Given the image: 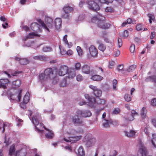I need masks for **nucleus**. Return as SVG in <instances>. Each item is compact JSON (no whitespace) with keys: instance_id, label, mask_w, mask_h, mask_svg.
Returning <instances> with one entry per match:
<instances>
[{"instance_id":"052dcab7","label":"nucleus","mask_w":156,"mask_h":156,"mask_svg":"<svg viewBox=\"0 0 156 156\" xmlns=\"http://www.w3.org/2000/svg\"><path fill=\"white\" fill-rule=\"evenodd\" d=\"M73 51L71 50H69L66 52V54L68 55H71L73 54Z\"/></svg>"},{"instance_id":"3c124183","label":"nucleus","mask_w":156,"mask_h":156,"mask_svg":"<svg viewBox=\"0 0 156 156\" xmlns=\"http://www.w3.org/2000/svg\"><path fill=\"white\" fill-rule=\"evenodd\" d=\"M151 104L153 106L156 105V98H154L151 100Z\"/></svg>"},{"instance_id":"473e14b6","label":"nucleus","mask_w":156,"mask_h":156,"mask_svg":"<svg viewBox=\"0 0 156 156\" xmlns=\"http://www.w3.org/2000/svg\"><path fill=\"white\" fill-rule=\"evenodd\" d=\"M15 146L13 144L10 147L9 149V155L10 156L12 155L13 153V154L15 153Z\"/></svg>"},{"instance_id":"c03bdc74","label":"nucleus","mask_w":156,"mask_h":156,"mask_svg":"<svg viewBox=\"0 0 156 156\" xmlns=\"http://www.w3.org/2000/svg\"><path fill=\"white\" fill-rule=\"evenodd\" d=\"M101 28L104 29H106L109 28L110 26V24L105 22L104 25H101Z\"/></svg>"},{"instance_id":"de8ad7c7","label":"nucleus","mask_w":156,"mask_h":156,"mask_svg":"<svg viewBox=\"0 0 156 156\" xmlns=\"http://www.w3.org/2000/svg\"><path fill=\"white\" fill-rule=\"evenodd\" d=\"M113 89L114 90H116V85L117 84V81L116 80H114L112 81Z\"/></svg>"},{"instance_id":"a211bd4d","label":"nucleus","mask_w":156,"mask_h":156,"mask_svg":"<svg viewBox=\"0 0 156 156\" xmlns=\"http://www.w3.org/2000/svg\"><path fill=\"white\" fill-rule=\"evenodd\" d=\"M72 121L76 125H79L82 124V121L79 118L78 115H75L73 117Z\"/></svg>"},{"instance_id":"09e8293b","label":"nucleus","mask_w":156,"mask_h":156,"mask_svg":"<svg viewBox=\"0 0 156 156\" xmlns=\"http://www.w3.org/2000/svg\"><path fill=\"white\" fill-rule=\"evenodd\" d=\"M124 98L125 100L127 102L130 101L131 100V98L127 94H125L124 96Z\"/></svg>"},{"instance_id":"423d86ee","label":"nucleus","mask_w":156,"mask_h":156,"mask_svg":"<svg viewBox=\"0 0 156 156\" xmlns=\"http://www.w3.org/2000/svg\"><path fill=\"white\" fill-rule=\"evenodd\" d=\"M22 91V90H20L19 92L16 94L12 93L11 92L8 93V94L9 99L11 101L14 100H18L19 101H20Z\"/></svg>"},{"instance_id":"c85d7f7f","label":"nucleus","mask_w":156,"mask_h":156,"mask_svg":"<svg viewBox=\"0 0 156 156\" xmlns=\"http://www.w3.org/2000/svg\"><path fill=\"white\" fill-rule=\"evenodd\" d=\"M29 94V93H26L24 97L23 98L22 102H23L24 104H27L28 103L30 99Z\"/></svg>"},{"instance_id":"0e129e2a","label":"nucleus","mask_w":156,"mask_h":156,"mask_svg":"<svg viewBox=\"0 0 156 156\" xmlns=\"http://www.w3.org/2000/svg\"><path fill=\"white\" fill-rule=\"evenodd\" d=\"M115 65V62L113 61H110L109 62V65L110 66H109V68H112L111 66H114Z\"/></svg>"},{"instance_id":"864d4df0","label":"nucleus","mask_w":156,"mask_h":156,"mask_svg":"<svg viewBox=\"0 0 156 156\" xmlns=\"http://www.w3.org/2000/svg\"><path fill=\"white\" fill-rule=\"evenodd\" d=\"M135 45L134 44H132L130 48V50L131 52H134L135 51Z\"/></svg>"},{"instance_id":"6e6552de","label":"nucleus","mask_w":156,"mask_h":156,"mask_svg":"<svg viewBox=\"0 0 156 156\" xmlns=\"http://www.w3.org/2000/svg\"><path fill=\"white\" fill-rule=\"evenodd\" d=\"M28 148L26 146H23L20 149L14 153L15 156H25Z\"/></svg>"},{"instance_id":"8fccbe9b","label":"nucleus","mask_w":156,"mask_h":156,"mask_svg":"<svg viewBox=\"0 0 156 156\" xmlns=\"http://www.w3.org/2000/svg\"><path fill=\"white\" fill-rule=\"evenodd\" d=\"M120 112V109L118 108H115L112 112V113L114 114H117Z\"/></svg>"},{"instance_id":"2f4dec72","label":"nucleus","mask_w":156,"mask_h":156,"mask_svg":"<svg viewBox=\"0 0 156 156\" xmlns=\"http://www.w3.org/2000/svg\"><path fill=\"white\" fill-rule=\"evenodd\" d=\"M121 3L122 0H115ZM99 1L102 3L108 4V3H112L113 2V0H99Z\"/></svg>"},{"instance_id":"a19ab883","label":"nucleus","mask_w":156,"mask_h":156,"mask_svg":"<svg viewBox=\"0 0 156 156\" xmlns=\"http://www.w3.org/2000/svg\"><path fill=\"white\" fill-rule=\"evenodd\" d=\"M148 17L149 18V21L150 23H151L152 20L154 21V16L151 14H148L147 15Z\"/></svg>"},{"instance_id":"1a4fd4ad","label":"nucleus","mask_w":156,"mask_h":156,"mask_svg":"<svg viewBox=\"0 0 156 156\" xmlns=\"http://www.w3.org/2000/svg\"><path fill=\"white\" fill-rule=\"evenodd\" d=\"M76 114L79 116L85 118L90 117L91 115V113L89 110H78L76 112Z\"/></svg>"},{"instance_id":"dca6fc26","label":"nucleus","mask_w":156,"mask_h":156,"mask_svg":"<svg viewBox=\"0 0 156 156\" xmlns=\"http://www.w3.org/2000/svg\"><path fill=\"white\" fill-rule=\"evenodd\" d=\"M15 59L16 60L19 61L20 63L22 65L27 64L29 62V60L26 58H21L19 57H16L15 58Z\"/></svg>"},{"instance_id":"b1692460","label":"nucleus","mask_w":156,"mask_h":156,"mask_svg":"<svg viewBox=\"0 0 156 156\" xmlns=\"http://www.w3.org/2000/svg\"><path fill=\"white\" fill-rule=\"evenodd\" d=\"M45 129L46 130L45 134L46 137L48 139H51L54 136L53 133L46 128H45Z\"/></svg>"},{"instance_id":"ddd939ff","label":"nucleus","mask_w":156,"mask_h":156,"mask_svg":"<svg viewBox=\"0 0 156 156\" xmlns=\"http://www.w3.org/2000/svg\"><path fill=\"white\" fill-rule=\"evenodd\" d=\"M85 98L88 100L90 105L92 107H94V104L96 102V100L95 98L90 97L87 94H85L84 95Z\"/></svg>"},{"instance_id":"13d9d810","label":"nucleus","mask_w":156,"mask_h":156,"mask_svg":"<svg viewBox=\"0 0 156 156\" xmlns=\"http://www.w3.org/2000/svg\"><path fill=\"white\" fill-rule=\"evenodd\" d=\"M118 47L120 48L122 45V41L121 39L119 38L118 39Z\"/></svg>"},{"instance_id":"c756f323","label":"nucleus","mask_w":156,"mask_h":156,"mask_svg":"<svg viewBox=\"0 0 156 156\" xmlns=\"http://www.w3.org/2000/svg\"><path fill=\"white\" fill-rule=\"evenodd\" d=\"M152 138L151 140V142L153 146L156 148V133L152 135Z\"/></svg>"},{"instance_id":"5fc2aeb1","label":"nucleus","mask_w":156,"mask_h":156,"mask_svg":"<svg viewBox=\"0 0 156 156\" xmlns=\"http://www.w3.org/2000/svg\"><path fill=\"white\" fill-rule=\"evenodd\" d=\"M113 11V9L111 7H107L105 9V11L106 12H111Z\"/></svg>"},{"instance_id":"72a5a7b5","label":"nucleus","mask_w":156,"mask_h":156,"mask_svg":"<svg viewBox=\"0 0 156 156\" xmlns=\"http://www.w3.org/2000/svg\"><path fill=\"white\" fill-rule=\"evenodd\" d=\"M106 48V46L102 43L99 44L98 48L101 51L104 52Z\"/></svg>"},{"instance_id":"ea45409f","label":"nucleus","mask_w":156,"mask_h":156,"mask_svg":"<svg viewBox=\"0 0 156 156\" xmlns=\"http://www.w3.org/2000/svg\"><path fill=\"white\" fill-rule=\"evenodd\" d=\"M136 67L135 65H132L130 66L127 69L128 72L129 73L132 72Z\"/></svg>"},{"instance_id":"bb28decb","label":"nucleus","mask_w":156,"mask_h":156,"mask_svg":"<svg viewBox=\"0 0 156 156\" xmlns=\"http://www.w3.org/2000/svg\"><path fill=\"white\" fill-rule=\"evenodd\" d=\"M147 110L146 108L143 107L141 110L140 115L143 119H145L146 118Z\"/></svg>"},{"instance_id":"7c9ffc66","label":"nucleus","mask_w":156,"mask_h":156,"mask_svg":"<svg viewBox=\"0 0 156 156\" xmlns=\"http://www.w3.org/2000/svg\"><path fill=\"white\" fill-rule=\"evenodd\" d=\"M121 3L122 0H115ZM99 1L102 3L108 4V3H112L113 2V0H99Z\"/></svg>"},{"instance_id":"6e6d98bb","label":"nucleus","mask_w":156,"mask_h":156,"mask_svg":"<svg viewBox=\"0 0 156 156\" xmlns=\"http://www.w3.org/2000/svg\"><path fill=\"white\" fill-rule=\"evenodd\" d=\"M105 100L104 99H99L97 101V103L99 104H104L105 103Z\"/></svg>"},{"instance_id":"cd10ccee","label":"nucleus","mask_w":156,"mask_h":156,"mask_svg":"<svg viewBox=\"0 0 156 156\" xmlns=\"http://www.w3.org/2000/svg\"><path fill=\"white\" fill-rule=\"evenodd\" d=\"M102 125L104 127L107 128L109 126L110 124L111 123L110 120L106 119H104L102 120Z\"/></svg>"},{"instance_id":"f3484780","label":"nucleus","mask_w":156,"mask_h":156,"mask_svg":"<svg viewBox=\"0 0 156 156\" xmlns=\"http://www.w3.org/2000/svg\"><path fill=\"white\" fill-rule=\"evenodd\" d=\"M136 132L133 130H131L129 132L125 131V135L128 137H134L136 136Z\"/></svg>"},{"instance_id":"e2e57ef3","label":"nucleus","mask_w":156,"mask_h":156,"mask_svg":"<svg viewBox=\"0 0 156 156\" xmlns=\"http://www.w3.org/2000/svg\"><path fill=\"white\" fill-rule=\"evenodd\" d=\"M156 35V33L154 32H153L151 33L150 38L151 39L154 38Z\"/></svg>"},{"instance_id":"5701e85b","label":"nucleus","mask_w":156,"mask_h":156,"mask_svg":"<svg viewBox=\"0 0 156 156\" xmlns=\"http://www.w3.org/2000/svg\"><path fill=\"white\" fill-rule=\"evenodd\" d=\"M82 70L83 73L88 74L90 73V67L87 65H85L82 67Z\"/></svg>"},{"instance_id":"4c0bfd02","label":"nucleus","mask_w":156,"mask_h":156,"mask_svg":"<svg viewBox=\"0 0 156 156\" xmlns=\"http://www.w3.org/2000/svg\"><path fill=\"white\" fill-rule=\"evenodd\" d=\"M51 48L49 46H44L42 48V50L44 52H50L51 51Z\"/></svg>"},{"instance_id":"680f3d73","label":"nucleus","mask_w":156,"mask_h":156,"mask_svg":"<svg viewBox=\"0 0 156 156\" xmlns=\"http://www.w3.org/2000/svg\"><path fill=\"white\" fill-rule=\"evenodd\" d=\"M67 133L71 134H75V131L74 129H71L69 131H67Z\"/></svg>"},{"instance_id":"e433bc0d","label":"nucleus","mask_w":156,"mask_h":156,"mask_svg":"<svg viewBox=\"0 0 156 156\" xmlns=\"http://www.w3.org/2000/svg\"><path fill=\"white\" fill-rule=\"evenodd\" d=\"M156 78V76H150L148 77L145 79V81L146 82L148 81H154V80Z\"/></svg>"},{"instance_id":"4468645a","label":"nucleus","mask_w":156,"mask_h":156,"mask_svg":"<svg viewBox=\"0 0 156 156\" xmlns=\"http://www.w3.org/2000/svg\"><path fill=\"white\" fill-rule=\"evenodd\" d=\"M62 23V21L60 18H57L55 19L54 24L56 30H59L61 28Z\"/></svg>"},{"instance_id":"f03ea898","label":"nucleus","mask_w":156,"mask_h":156,"mask_svg":"<svg viewBox=\"0 0 156 156\" xmlns=\"http://www.w3.org/2000/svg\"><path fill=\"white\" fill-rule=\"evenodd\" d=\"M45 23L41 20L38 19V22L44 28L48 31H49V29L52 28L54 26L53 20L52 18L48 16H46L44 19Z\"/></svg>"},{"instance_id":"f704fd0d","label":"nucleus","mask_w":156,"mask_h":156,"mask_svg":"<svg viewBox=\"0 0 156 156\" xmlns=\"http://www.w3.org/2000/svg\"><path fill=\"white\" fill-rule=\"evenodd\" d=\"M68 84L67 83L66 80L65 79H63L60 82V85L62 87H66Z\"/></svg>"},{"instance_id":"bf43d9fd","label":"nucleus","mask_w":156,"mask_h":156,"mask_svg":"<svg viewBox=\"0 0 156 156\" xmlns=\"http://www.w3.org/2000/svg\"><path fill=\"white\" fill-rule=\"evenodd\" d=\"M117 152L115 151H112L110 154L109 156H116L117 155Z\"/></svg>"},{"instance_id":"49530a36","label":"nucleus","mask_w":156,"mask_h":156,"mask_svg":"<svg viewBox=\"0 0 156 156\" xmlns=\"http://www.w3.org/2000/svg\"><path fill=\"white\" fill-rule=\"evenodd\" d=\"M76 79L77 81H80L83 80V77L81 75L79 74L76 76Z\"/></svg>"},{"instance_id":"69168bd1","label":"nucleus","mask_w":156,"mask_h":156,"mask_svg":"<svg viewBox=\"0 0 156 156\" xmlns=\"http://www.w3.org/2000/svg\"><path fill=\"white\" fill-rule=\"evenodd\" d=\"M8 125V123L7 122H5L3 124V132H4L5 130V127L6 126H7Z\"/></svg>"},{"instance_id":"20e7f679","label":"nucleus","mask_w":156,"mask_h":156,"mask_svg":"<svg viewBox=\"0 0 156 156\" xmlns=\"http://www.w3.org/2000/svg\"><path fill=\"white\" fill-rule=\"evenodd\" d=\"M68 67L65 66H61L59 69H57L56 73L59 76H63L68 73L69 74V77L73 78L75 76V74L74 73H71V72L72 69H70L68 71Z\"/></svg>"},{"instance_id":"f8f14e48","label":"nucleus","mask_w":156,"mask_h":156,"mask_svg":"<svg viewBox=\"0 0 156 156\" xmlns=\"http://www.w3.org/2000/svg\"><path fill=\"white\" fill-rule=\"evenodd\" d=\"M81 137L80 136L70 137H69L68 139H66L65 138H64V140L66 142H70L71 143H73L79 140L80 139Z\"/></svg>"},{"instance_id":"412c9836","label":"nucleus","mask_w":156,"mask_h":156,"mask_svg":"<svg viewBox=\"0 0 156 156\" xmlns=\"http://www.w3.org/2000/svg\"><path fill=\"white\" fill-rule=\"evenodd\" d=\"M103 77L98 75L91 74L90 79L94 81H100L103 79Z\"/></svg>"},{"instance_id":"c9c22d12","label":"nucleus","mask_w":156,"mask_h":156,"mask_svg":"<svg viewBox=\"0 0 156 156\" xmlns=\"http://www.w3.org/2000/svg\"><path fill=\"white\" fill-rule=\"evenodd\" d=\"M136 30H143V31H144L147 30V28L143 27L142 25L140 24L137 25L136 26Z\"/></svg>"},{"instance_id":"9b49d317","label":"nucleus","mask_w":156,"mask_h":156,"mask_svg":"<svg viewBox=\"0 0 156 156\" xmlns=\"http://www.w3.org/2000/svg\"><path fill=\"white\" fill-rule=\"evenodd\" d=\"M89 8L94 10H99L100 7L99 5L94 1H90L87 2Z\"/></svg>"},{"instance_id":"4d7b16f0","label":"nucleus","mask_w":156,"mask_h":156,"mask_svg":"<svg viewBox=\"0 0 156 156\" xmlns=\"http://www.w3.org/2000/svg\"><path fill=\"white\" fill-rule=\"evenodd\" d=\"M16 121L18 122V123H17V125L18 126H20V123L22 122H23V120L17 117H16Z\"/></svg>"},{"instance_id":"9d476101","label":"nucleus","mask_w":156,"mask_h":156,"mask_svg":"<svg viewBox=\"0 0 156 156\" xmlns=\"http://www.w3.org/2000/svg\"><path fill=\"white\" fill-rule=\"evenodd\" d=\"M89 87L93 90L94 94L96 97H99L101 96L102 91L100 89L98 88L96 86L92 85H90Z\"/></svg>"},{"instance_id":"338daca9","label":"nucleus","mask_w":156,"mask_h":156,"mask_svg":"<svg viewBox=\"0 0 156 156\" xmlns=\"http://www.w3.org/2000/svg\"><path fill=\"white\" fill-rule=\"evenodd\" d=\"M67 35H65L63 37V41L66 44V43H68V41L67 39Z\"/></svg>"},{"instance_id":"4be33fe9","label":"nucleus","mask_w":156,"mask_h":156,"mask_svg":"<svg viewBox=\"0 0 156 156\" xmlns=\"http://www.w3.org/2000/svg\"><path fill=\"white\" fill-rule=\"evenodd\" d=\"M63 10L66 13H69L73 10V8L68 5H65L63 8Z\"/></svg>"},{"instance_id":"393cba45","label":"nucleus","mask_w":156,"mask_h":156,"mask_svg":"<svg viewBox=\"0 0 156 156\" xmlns=\"http://www.w3.org/2000/svg\"><path fill=\"white\" fill-rule=\"evenodd\" d=\"M33 58L36 60L44 61L46 60L47 57L44 55H39L34 56Z\"/></svg>"},{"instance_id":"603ef678","label":"nucleus","mask_w":156,"mask_h":156,"mask_svg":"<svg viewBox=\"0 0 156 156\" xmlns=\"http://www.w3.org/2000/svg\"><path fill=\"white\" fill-rule=\"evenodd\" d=\"M129 33L127 30H125L124 31L123 33H122V37H126L128 36Z\"/></svg>"},{"instance_id":"58836bf2","label":"nucleus","mask_w":156,"mask_h":156,"mask_svg":"<svg viewBox=\"0 0 156 156\" xmlns=\"http://www.w3.org/2000/svg\"><path fill=\"white\" fill-rule=\"evenodd\" d=\"M9 73L13 76H16L18 74L21 73V72L18 70L13 71L11 70L9 71Z\"/></svg>"},{"instance_id":"aec40b11","label":"nucleus","mask_w":156,"mask_h":156,"mask_svg":"<svg viewBox=\"0 0 156 156\" xmlns=\"http://www.w3.org/2000/svg\"><path fill=\"white\" fill-rule=\"evenodd\" d=\"M40 35L38 34L35 31L33 32H31L29 34V35H27L25 38L24 39V41H26L28 39L34 38L35 36H39Z\"/></svg>"},{"instance_id":"6ab92c4d","label":"nucleus","mask_w":156,"mask_h":156,"mask_svg":"<svg viewBox=\"0 0 156 156\" xmlns=\"http://www.w3.org/2000/svg\"><path fill=\"white\" fill-rule=\"evenodd\" d=\"M96 142L94 138H90L86 141V145L87 147H90L94 145Z\"/></svg>"},{"instance_id":"774afa93","label":"nucleus","mask_w":156,"mask_h":156,"mask_svg":"<svg viewBox=\"0 0 156 156\" xmlns=\"http://www.w3.org/2000/svg\"><path fill=\"white\" fill-rule=\"evenodd\" d=\"M16 86L17 87L20 86V80H18L16 81L15 83Z\"/></svg>"},{"instance_id":"79ce46f5","label":"nucleus","mask_w":156,"mask_h":156,"mask_svg":"<svg viewBox=\"0 0 156 156\" xmlns=\"http://www.w3.org/2000/svg\"><path fill=\"white\" fill-rule=\"evenodd\" d=\"M76 51L78 53V55L79 56H81L82 55L83 51L80 47L79 46H77L76 48Z\"/></svg>"},{"instance_id":"2eb2a0df","label":"nucleus","mask_w":156,"mask_h":156,"mask_svg":"<svg viewBox=\"0 0 156 156\" xmlns=\"http://www.w3.org/2000/svg\"><path fill=\"white\" fill-rule=\"evenodd\" d=\"M9 82V80L7 79H0V88H6V84Z\"/></svg>"},{"instance_id":"a18cd8bd","label":"nucleus","mask_w":156,"mask_h":156,"mask_svg":"<svg viewBox=\"0 0 156 156\" xmlns=\"http://www.w3.org/2000/svg\"><path fill=\"white\" fill-rule=\"evenodd\" d=\"M81 65L80 62H77L75 64V69L76 70H79L80 69Z\"/></svg>"},{"instance_id":"37998d69","label":"nucleus","mask_w":156,"mask_h":156,"mask_svg":"<svg viewBox=\"0 0 156 156\" xmlns=\"http://www.w3.org/2000/svg\"><path fill=\"white\" fill-rule=\"evenodd\" d=\"M39 27V25L36 23H33L31 25V27L33 30L35 29V28L38 29Z\"/></svg>"},{"instance_id":"7ed1b4c3","label":"nucleus","mask_w":156,"mask_h":156,"mask_svg":"<svg viewBox=\"0 0 156 156\" xmlns=\"http://www.w3.org/2000/svg\"><path fill=\"white\" fill-rule=\"evenodd\" d=\"M40 119L41 117L40 115L39 114H36L33 117L32 122L35 125L37 131L38 132L42 133L43 132L42 129L43 128L45 129V128L41 123L39 124Z\"/></svg>"},{"instance_id":"a878e982","label":"nucleus","mask_w":156,"mask_h":156,"mask_svg":"<svg viewBox=\"0 0 156 156\" xmlns=\"http://www.w3.org/2000/svg\"><path fill=\"white\" fill-rule=\"evenodd\" d=\"M78 156H85V153L82 146L79 147L77 151Z\"/></svg>"},{"instance_id":"39448f33","label":"nucleus","mask_w":156,"mask_h":156,"mask_svg":"<svg viewBox=\"0 0 156 156\" xmlns=\"http://www.w3.org/2000/svg\"><path fill=\"white\" fill-rule=\"evenodd\" d=\"M105 18V17L101 15H98L92 18L91 21L92 22L97 24L98 26L101 28V25H104L105 22L104 20Z\"/></svg>"},{"instance_id":"f257e3e1","label":"nucleus","mask_w":156,"mask_h":156,"mask_svg":"<svg viewBox=\"0 0 156 156\" xmlns=\"http://www.w3.org/2000/svg\"><path fill=\"white\" fill-rule=\"evenodd\" d=\"M54 71L52 69L49 68L45 69L44 73H41L40 75L39 79L42 81H45L49 79H57L56 74L54 73Z\"/></svg>"},{"instance_id":"0eeeda50","label":"nucleus","mask_w":156,"mask_h":156,"mask_svg":"<svg viewBox=\"0 0 156 156\" xmlns=\"http://www.w3.org/2000/svg\"><path fill=\"white\" fill-rule=\"evenodd\" d=\"M89 54L88 55V58L91 57H96L98 54V51L94 45H91L89 48Z\"/></svg>"}]
</instances>
